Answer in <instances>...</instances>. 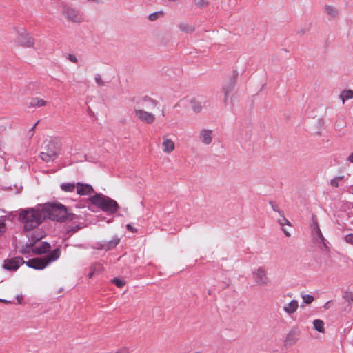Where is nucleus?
<instances>
[{
    "label": "nucleus",
    "instance_id": "nucleus-1",
    "mask_svg": "<svg viewBox=\"0 0 353 353\" xmlns=\"http://www.w3.org/2000/svg\"><path fill=\"white\" fill-rule=\"evenodd\" d=\"M45 219L63 223L74 221L77 216L68 211L66 206L59 202L46 203L42 205Z\"/></svg>",
    "mask_w": 353,
    "mask_h": 353
},
{
    "label": "nucleus",
    "instance_id": "nucleus-2",
    "mask_svg": "<svg viewBox=\"0 0 353 353\" xmlns=\"http://www.w3.org/2000/svg\"><path fill=\"white\" fill-rule=\"evenodd\" d=\"M19 219L23 223L25 231L34 230L45 220L42 205L37 208L21 210L19 214Z\"/></svg>",
    "mask_w": 353,
    "mask_h": 353
},
{
    "label": "nucleus",
    "instance_id": "nucleus-3",
    "mask_svg": "<svg viewBox=\"0 0 353 353\" xmlns=\"http://www.w3.org/2000/svg\"><path fill=\"white\" fill-rule=\"evenodd\" d=\"M89 201L103 212L109 214H114L119 208L116 201L102 194L96 193L89 198Z\"/></svg>",
    "mask_w": 353,
    "mask_h": 353
},
{
    "label": "nucleus",
    "instance_id": "nucleus-4",
    "mask_svg": "<svg viewBox=\"0 0 353 353\" xmlns=\"http://www.w3.org/2000/svg\"><path fill=\"white\" fill-rule=\"evenodd\" d=\"M59 147L54 142L50 141L45 148V151L40 153L41 159L46 162L53 161L58 156Z\"/></svg>",
    "mask_w": 353,
    "mask_h": 353
},
{
    "label": "nucleus",
    "instance_id": "nucleus-5",
    "mask_svg": "<svg viewBox=\"0 0 353 353\" xmlns=\"http://www.w3.org/2000/svg\"><path fill=\"white\" fill-rule=\"evenodd\" d=\"M17 37L15 39V43L18 46L23 47H32L34 46V39L31 37L23 28L17 30Z\"/></svg>",
    "mask_w": 353,
    "mask_h": 353
},
{
    "label": "nucleus",
    "instance_id": "nucleus-6",
    "mask_svg": "<svg viewBox=\"0 0 353 353\" xmlns=\"http://www.w3.org/2000/svg\"><path fill=\"white\" fill-rule=\"evenodd\" d=\"M311 227L313 235L316 236V241L322 245V246H320L321 249L324 248L325 250H328L329 248L326 244V240L320 230L316 216H312Z\"/></svg>",
    "mask_w": 353,
    "mask_h": 353
},
{
    "label": "nucleus",
    "instance_id": "nucleus-7",
    "mask_svg": "<svg viewBox=\"0 0 353 353\" xmlns=\"http://www.w3.org/2000/svg\"><path fill=\"white\" fill-rule=\"evenodd\" d=\"M134 114L139 120L141 121L147 123L152 124L155 121V116L151 112L145 111L143 108H134Z\"/></svg>",
    "mask_w": 353,
    "mask_h": 353
},
{
    "label": "nucleus",
    "instance_id": "nucleus-8",
    "mask_svg": "<svg viewBox=\"0 0 353 353\" xmlns=\"http://www.w3.org/2000/svg\"><path fill=\"white\" fill-rule=\"evenodd\" d=\"M25 261L21 256L7 259L4 261L3 268L8 271H16L20 265L24 264Z\"/></svg>",
    "mask_w": 353,
    "mask_h": 353
},
{
    "label": "nucleus",
    "instance_id": "nucleus-9",
    "mask_svg": "<svg viewBox=\"0 0 353 353\" xmlns=\"http://www.w3.org/2000/svg\"><path fill=\"white\" fill-rule=\"evenodd\" d=\"M255 283L261 286H266L269 283V279L266 275L263 268L259 267L252 272Z\"/></svg>",
    "mask_w": 353,
    "mask_h": 353
},
{
    "label": "nucleus",
    "instance_id": "nucleus-10",
    "mask_svg": "<svg viewBox=\"0 0 353 353\" xmlns=\"http://www.w3.org/2000/svg\"><path fill=\"white\" fill-rule=\"evenodd\" d=\"M239 76V72L236 70L233 71L232 77L230 79L228 82L223 86V90L224 92L225 98L224 102L226 103L228 95L233 90L235 87L236 79Z\"/></svg>",
    "mask_w": 353,
    "mask_h": 353
},
{
    "label": "nucleus",
    "instance_id": "nucleus-11",
    "mask_svg": "<svg viewBox=\"0 0 353 353\" xmlns=\"http://www.w3.org/2000/svg\"><path fill=\"white\" fill-rule=\"evenodd\" d=\"M28 267L34 270H41L48 266V263L46 262L43 257L33 258L24 263Z\"/></svg>",
    "mask_w": 353,
    "mask_h": 353
},
{
    "label": "nucleus",
    "instance_id": "nucleus-12",
    "mask_svg": "<svg viewBox=\"0 0 353 353\" xmlns=\"http://www.w3.org/2000/svg\"><path fill=\"white\" fill-rule=\"evenodd\" d=\"M63 14L67 19L74 23H80L81 17L77 10L70 8H65L63 10Z\"/></svg>",
    "mask_w": 353,
    "mask_h": 353
},
{
    "label": "nucleus",
    "instance_id": "nucleus-13",
    "mask_svg": "<svg viewBox=\"0 0 353 353\" xmlns=\"http://www.w3.org/2000/svg\"><path fill=\"white\" fill-rule=\"evenodd\" d=\"M119 242L120 239L117 236H114L110 241H102L98 243V248L108 251L114 248L119 244Z\"/></svg>",
    "mask_w": 353,
    "mask_h": 353
},
{
    "label": "nucleus",
    "instance_id": "nucleus-14",
    "mask_svg": "<svg viewBox=\"0 0 353 353\" xmlns=\"http://www.w3.org/2000/svg\"><path fill=\"white\" fill-rule=\"evenodd\" d=\"M138 103L141 105L142 108H146L149 110H152V108L157 107L159 105L158 101L151 98L149 96H144L142 97Z\"/></svg>",
    "mask_w": 353,
    "mask_h": 353
},
{
    "label": "nucleus",
    "instance_id": "nucleus-15",
    "mask_svg": "<svg viewBox=\"0 0 353 353\" xmlns=\"http://www.w3.org/2000/svg\"><path fill=\"white\" fill-rule=\"evenodd\" d=\"M300 332L297 329H292L287 334L285 341V346H292L299 340Z\"/></svg>",
    "mask_w": 353,
    "mask_h": 353
},
{
    "label": "nucleus",
    "instance_id": "nucleus-16",
    "mask_svg": "<svg viewBox=\"0 0 353 353\" xmlns=\"http://www.w3.org/2000/svg\"><path fill=\"white\" fill-rule=\"evenodd\" d=\"M77 192L79 195H89L94 192L92 186L90 184L77 183Z\"/></svg>",
    "mask_w": 353,
    "mask_h": 353
},
{
    "label": "nucleus",
    "instance_id": "nucleus-17",
    "mask_svg": "<svg viewBox=\"0 0 353 353\" xmlns=\"http://www.w3.org/2000/svg\"><path fill=\"white\" fill-rule=\"evenodd\" d=\"M51 245L46 241L41 242L39 246H35L32 249V252L37 255L47 254L50 251Z\"/></svg>",
    "mask_w": 353,
    "mask_h": 353
},
{
    "label": "nucleus",
    "instance_id": "nucleus-18",
    "mask_svg": "<svg viewBox=\"0 0 353 353\" xmlns=\"http://www.w3.org/2000/svg\"><path fill=\"white\" fill-rule=\"evenodd\" d=\"M212 130H207V129H203L200 132V139L201 141L206 145L210 144L212 142Z\"/></svg>",
    "mask_w": 353,
    "mask_h": 353
},
{
    "label": "nucleus",
    "instance_id": "nucleus-19",
    "mask_svg": "<svg viewBox=\"0 0 353 353\" xmlns=\"http://www.w3.org/2000/svg\"><path fill=\"white\" fill-rule=\"evenodd\" d=\"M60 254L61 250L59 248H57L51 252L48 253L45 257H43V259H45L46 262L48 263V265L50 263L57 260L60 257Z\"/></svg>",
    "mask_w": 353,
    "mask_h": 353
},
{
    "label": "nucleus",
    "instance_id": "nucleus-20",
    "mask_svg": "<svg viewBox=\"0 0 353 353\" xmlns=\"http://www.w3.org/2000/svg\"><path fill=\"white\" fill-rule=\"evenodd\" d=\"M163 151L165 153L172 152L174 150V143L171 139H168L165 137H163Z\"/></svg>",
    "mask_w": 353,
    "mask_h": 353
},
{
    "label": "nucleus",
    "instance_id": "nucleus-21",
    "mask_svg": "<svg viewBox=\"0 0 353 353\" xmlns=\"http://www.w3.org/2000/svg\"><path fill=\"white\" fill-rule=\"evenodd\" d=\"M299 305L296 300H292L288 305L283 307V310L289 315L294 314L298 309Z\"/></svg>",
    "mask_w": 353,
    "mask_h": 353
},
{
    "label": "nucleus",
    "instance_id": "nucleus-22",
    "mask_svg": "<svg viewBox=\"0 0 353 353\" xmlns=\"http://www.w3.org/2000/svg\"><path fill=\"white\" fill-rule=\"evenodd\" d=\"M280 216H281V219H278L277 222L278 223L281 225V229L283 230V232H284L285 235L286 236H290V234L285 230L284 229L283 227L285 225H291V223L285 217L284 214H283V212H282V214H280Z\"/></svg>",
    "mask_w": 353,
    "mask_h": 353
},
{
    "label": "nucleus",
    "instance_id": "nucleus-23",
    "mask_svg": "<svg viewBox=\"0 0 353 353\" xmlns=\"http://www.w3.org/2000/svg\"><path fill=\"white\" fill-rule=\"evenodd\" d=\"M323 10L327 14L330 16L332 18H336L339 15L338 9L333 6L327 5L324 7Z\"/></svg>",
    "mask_w": 353,
    "mask_h": 353
},
{
    "label": "nucleus",
    "instance_id": "nucleus-24",
    "mask_svg": "<svg viewBox=\"0 0 353 353\" xmlns=\"http://www.w3.org/2000/svg\"><path fill=\"white\" fill-rule=\"evenodd\" d=\"M46 104V101L39 98H32L29 103V107H42Z\"/></svg>",
    "mask_w": 353,
    "mask_h": 353
},
{
    "label": "nucleus",
    "instance_id": "nucleus-25",
    "mask_svg": "<svg viewBox=\"0 0 353 353\" xmlns=\"http://www.w3.org/2000/svg\"><path fill=\"white\" fill-rule=\"evenodd\" d=\"M60 187L61 189L64 192H72L74 191L75 188H77V183L75 184L74 183H63L61 184Z\"/></svg>",
    "mask_w": 353,
    "mask_h": 353
},
{
    "label": "nucleus",
    "instance_id": "nucleus-26",
    "mask_svg": "<svg viewBox=\"0 0 353 353\" xmlns=\"http://www.w3.org/2000/svg\"><path fill=\"white\" fill-rule=\"evenodd\" d=\"M314 327L321 333L325 332L324 322L321 319H315L313 321Z\"/></svg>",
    "mask_w": 353,
    "mask_h": 353
},
{
    "label": "nucleus",
    "instance_id": "nucleus-27",
    "mask_svg": "<svg viewBox=\"0 0 353 353\" xmlns=\"http://www.w3.org/2000/svg\"><path fill=\"white\" fill-rule=\"evenodd\" d=\"M34 243L28 242L25 245L22 246V248L19 250V253L22 254H29L32 252V249L34 248Z\"/></svg>",
    "mask_w": 353,
    "mask_h": 353
},
{
    "label": "nucleus",
    "instance_id": "nucleus-28",
    "mask_svg": "<svg viewBox=\"0 0 353 353\" xmlns=\"http://www.w3.org/2000/svg\"><path fill=\"white\" fill-rule=\"evenodd\" d=\"M339 97L340 99H341L343 103H344L345 100H348L353 98V90H345L342 92Z\"/></svg>",
    "mask_w": 353,
    "mask_h": 353
},
{
    "label": "nucleus",
    "instance_id": "nucleus-29",
    "mask_svg": "<svg viewBox=\"0 0 353 353\" xmlns=\"http://www.w3.org/2000/svg\"><path fill=\"white\" fill-rule=\"evenodd\" d=\"M43 232H33L29 239V241L34 243V245L39 241H40L44 235L42 234Z\"/></svg>",
    "mask_w": 353,
    "mask_h": 353
},
{
    "label": "nucleus",
    "instance_id": "nucleus-30",
    "mask_svg": "<svg viewBox=\"0 0 353 353\" xmlns=\"http://www.w3.org/2000/svg\"><path fill=\"white\" fill-rule=\"evenodd\" d=\"M343 298L347 303L348 310H350L351 305L353 303V293L350 292H346L343 296Z\"/></svg>",
    "mask_w": 353,
    "mask_h": 353
},
{
    "label": "nucleus",
    "instance_id": "nucleus-31",
    "mask_svg": "<svg viewBox=\"0 0 353 353\" xmlns=\"http://www.w3.org/2000/svg\"><path fill=\"white\" fill-rule=\"evenodd\" d=\"M179 28L182 32H185L186 33H191L194 31V28L193 26L185 23H180L179 25Z\"/></svg>",
    "mask_w": 353,
    "mask_h": 353
},
{
    "label": "nucleus",
    "instance_id": "nucleus-32",
    "mask_svg": "<svg viewBox=\"0 0 353 353\" xmlns=\"http://www.w3.org/2000/svg\"><path fill=\"white\" fill-rule=\"evenodd\" d=\"M190 103H191L192 110L195 113H199L202 110V106H201V103L199 102H198L197 101H196L195 99H192L190 101Z\"/></svg>",
    "mask_w": 353,
    "mask_h": 353
},
{
    "label": "nucleus",
    "instance_id": "nucleus-33",
    "mask_svg": "<svg viewBox=\"0 0 353 353\" xmlns=\"http://www.w3.org/2000/svg\"><path fill=\"white\" fill-rule=\"evenodd\" d=\"M163 15V12L158 11V12H155L150 14L148 16V19H149V20L153 21H155L156 19H157L159 17H162Z\"/></svg>",
    "mask_w": 353,
    "mask_h": 353
},
{
    "label": "nucleus",
    "instance_id": "nucleus-34",
    "mask_svg": "<svg viewBox=\"0 0 353 353\" xmlns=\"http://www.w3.org/2000/svg\"><path fill=\"white\" fill-rule=\"evenodd\" d=\"M112 282L118 288H122L125 284V281L119 278H114Z\"/></svg>",
    "mask_w": 353,
    "mask_h": 353
},
{
    "label": "nucleus",
    "instance_id": "nucleus-35",
    "mask_svg": "<svg viewBox=\"0 0 353 353\" xmlns=\"http://www.w3.org/2000/svg\"><path fill=\"white\" fill-rule=\"evenodd\" d=\"M344 178L343 176H336L334 179H331L330 184L333 187H338L339 186V182L341 181Z\"/></svg>",
    "mask_w": 353,
    "mask_h": 353
},
{
    "label": "nucleus",
    "instance_id": "nucleus-36",
    "mask_svg": "<svg viewBox=\"0 0 353 353\" xmlns=\"http://www.w3.org/2000/svg\"><path fill=\"white\" fill-rule=\"evenodd\" d=\"M302 299L305 304H310L313 302L314 298L313 296L310 294H304L302 295Z\"/></svg>",
    "mask_w": 353,
    "mask_h": 353
},
{
    "label": "nucleus",
    "instance_id": "nucleus-37",
    "mask_svg": "<svg viewBox=\"0 0 353 353\" xmlns=\"http://www.w3.org/2000/svg\"><path fill=\"white\" fill-rule=\"evenodd\" d=\"M209 4L208 0H195V5L199 8H205Z\"/></svg>",
    "mask_w": 353,
    "mask_h": 353
},
{
    "label": "nucleus",
    "instance_id": "nucleus-38",
    "mask_svg": "<svg viewBox=\"0 0 353 353\" xmlns=\"http://www.w3.org/2000/svg\"><path fill=\"white\" fill-rule=\"evenodd\" d=\"M91 269L94 270L95 272H101L103 268V265L100 263H94L92 265Z\"/></svg>",
    "mask_w": 353,
    "mask_h": 353
},
{
    "label": "nucleus",
    "instance_id": "nucleus-39",
    "mask_svg": "<svg viewBox=\"0 0 353 353\" xmlns=\"http://www.w3.org/2000/svg\"><path fill=\"white\" fill-rule=\"evenodd\" d=\"M269 203L274 212H278L279 214H282L283 212L280 211L278 205L273 201H270Z\"/></svg>",
    "mask_w": 353,
    "mask_h": 353
},
{
    "label": "nucleus",
    "instance_id": "nucleus-40",
    "mask_svg": "<svg viewBox=\"0 0 353 353\" xmlns=\"http://www.w3.org/2000/svg\"><path fill=\"white\" fill-rule=\"evenodd\" d=\"M345 241L347 243L351 244L353 245V233H350L345 236Z\"/></svg>",
    "mask_w": 353,
    "mask_h": 353
},
{
    "label": "nucleus",
    "instance_id": "nucleus-41",
    "mask_svg": "<svg viewBox=\"0 0 353 353\" xmlns=\"http://www.w3.org/2000/svg\"><path fill=\"white\" fill-rule=\"evenodd\" d=\"M95 81L99 86H103L105 85L104 81L101 79L100 74H96Z\"/></svg>",
    "mask_w": 353,
    "mask_h": 353
},
{
    "label": "nucleus",
    "instance_id": "nucleus-42",
    "mask_svg": "<svg viewBox=\"0 0 353 353\" xmlns=\"http://www.w3.org/2000/svg\"><path fill=\"white\" fill-rule=\"evenodd\" d=\"M39 123V121H37L36 122V123L32 127V128L29 130L28 134L29 135V137L30 138L33 136L34 129H35L36 126L38 125Z\"/></svg>",
    "mask_w": 353,
    "mask_h": 353
},
{
    "label": "nucleus",
    "instance_id": "nucleus-43",
    "mask_svg": "<svg viewBox=\"0 0 353 353\" xmlns=\"http://www.w3.org/2000/svg\"><path fill=\"white\" fill-rule=\"evenodd\" d=\"M79 228L80 227L79 225L72 226L68 230V232H71L72 234L75 233L79 230Z\"/></svg>",
    "mask_w": 353,
    "mask_h": 353
},
{
    "label": "nucleus",
    "instance_id": "nucleus-44",
    "mask_svg": "<svg viewBox=\"0 0 353 353\" xmlns=\"http://www.w3.org/2000/svg\"><path fill=\"white\" fill-rule=\"evenodd\" d=\"M68 59H69L71 62L74 63H77V61H78L77 58L74 54H70L68 55Z\"/></svg>",
    "mask_w": 353,
    "mask_h": 353
},
{
    "label": "nucleus",
    "instance_id": "nucleus-45",
    "mask_svg": "<svg viewBox=\"0 0 353 353\" xmlns=\"http://www.w3.org/2000/svg\"><path fill=\"white\" fill-rule=\"evenodd\" d=\"M5 232V223L3 222H0V236Z\"/></svg>",
    "mask_w": 353,
    "mask_h": 353
},
{
    "label": "nucleus",
    "instance_id": "nucleus-46",
    "mask_svg": "<svg viewBox=\"0 0 353 353\" xmlns=\"http://www.w3.org/2000/svg\"><path fill=\"white\" fill-rule=\"evenodd\" d=\"M126 228L128 231L135 232H137V229L132 226L130 224H127Z\"/></svg>",
    "mask_w": 353,
    "mask_h": 353
},
{
    "label": "nucleus",
    "instance_id": "nucleus-47",
    "mask_svg": "<svg viewBox=\"0 0 353 353\" xmlns=\"http://www.w3.org/2000/svg\"><path fill=\"white\" fill-rule=\"evenodd\" d=\"M16 299H17V303H18V304H22V301H23V295H21H21H17V296H16Z\"/></svg>",
    "mask_w": 353,
    "mask_h": 353
},
{
    "label": "nucleus",
    "instance_id": "nucleus-48",
    "mask_svg": "<svg viewBox=\"0 0 353 353\" xmlns=\"http://www.w3.org/2000/svg\"><path fill=\"white\" fill-rule=\"evenodd\" d=\"M0 303L10 304V303H12V301H9V300H6V299H0Z\"/></svg>",
    "mask_w": 353,
    "mask_h": 353
},
{
    "label": "nucleus",
    "instance_id": "nucleus-49",
    "mask_svg": "<svg viewBox=\"0 0 353 353\" xmlns=\"http://www.w3.org/2000/svg\"><path fill=\"white\" fill-rule=\"evenodd\" d=\"M347 161L350 163H353V152L350 154V155L347 158Z\"/></svg>",
    "mask_w": 353,
    "mask_h": 353
},
{
    "label": "nucleus",
    "instance_id": "nucleus-50",
    "mask_svg": "<svg viewBox=\"0 0 353 353\" xmlns=\"http://www.w3.org/2000/svg\"><path fill=\"white\" fill-rule=\"evenodd\" d=\"M92 270V272H90L88 275L89 278H91L93 276V274L95 273V272H94L93 270Z\"/></svg>",
    "mask_w": 353,
    "mask_h": 353
},
{
    "label": "nucleus",
    "instance_id": "nucleus-51",
    "mask_svg": "<svg viewBox=\"0 0 353 353\" xmlns=\"http://www.w3.org/2000/svg\"><path fill=\"white\" fill-rule=\"evenodd\" d=\"M162 115H163V117L165 116V111H164V110H163V109L162 110Z\"/></svg>",
    "mask_w": 353,
    "mask_h": 353
},
{
    "label": "nucleus",
    "instance_id": "nucleus-52",
    "mask_svg": "<svg viewBox=\"0 0 353 353\" xmlns=\"http://www.w3.org/2000/svg\"><path fill=\"white\" fill-rule=\"evenodd\" d=\"M208 294L209 295H210V294H211V292H210V290H208Z\"/></svg>",
    "mask_w": 353,
    "mask_h": 353
}]
</instances>
